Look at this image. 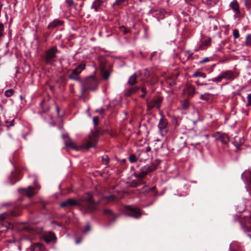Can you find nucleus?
<instances>
[{
    "label": "nucleus",
    "instance_id": "f257e3e1",
    "mask_svg": "<svg viewBox=\"0 0 251 251\" xmlns=\"http://www.w3.org/2000/svg\"><path fill=\"white\" fill-rule=\"evenodd\" d=\"M125 196L124 191L118 193L117 195H111L103 197L100 201L95 202L92 199L91 195L87 194L84 197V200L88 203L80 205L79 208L83 214H90L97 210V207L100 203L107 204L110 202H117L119 200Z\"/></svg>",
    "mask_w": 251,
    "mask_h": 251
},
{
    "label": "nucleus",
    "instance_id": "f03ea898",
    "mask_svg": "<svg viewBox=\"0 0 251 251\" xmlns=\"http://www.w3.org/2000/svg\"><path fill=\"white\" fill-rule=\"evenodd\" d=\"M21 210L18 207H16L11 211L10 215L7 213H3L0 215V232H5L10 226V223L5 221L4 219L8 218L9 216L14 217L20 215Z\"/></svg>",
    "mask_w": 251,
    "mask_h": 251
},
{
    "label": "nucleus",
    "instance_id": "7ed1b4c3",
    "mask_svg": "<svg viewBox=\"0 0 251 251\" xmlns=\"http://www.w3.org/2000/svg\"><path fill=\"white\" fill-rule=\"evenodd\" d=\"M159 164V163L158 164H154L152 163L150 165H145L141 168V172L139 174H137L135 172H134L131 174V175H133L135 178H138L139 180L142 179L149 173L153 172L156 170Z\"/></svg>",
    "mask_w": 251,
    "mask_h": 251
},
{
    "label": "nucleus",
    "instance_id": "20e7f679",
    "mask_svg": "<svg viewBox=\"0 0 251 251\" xmlns=\"http://www.w3.org/2000/svg\"><path fill=\"white\" fill-rule=\"evenodd\" d=\"M58 50L54 46L47 50L44 57L45 63L49 65L53 64V62L55 61L56 54Z\"/></svg>",
    "mask_w": 251,
    "mask_h": 251
},
{
    "label": "nucleus",
    "instance_id": "39448f33",
    "mask_svg": "<svg viewBox=\"0 0 251 251\" xmlns=\"http://www.w3.org/2000/svg\"><path fill=\"white\" fill-rule=\"evenodd\" d=\"M98 136L96 133L92 132L88 137L85 140L82 145V148L88 149L94 147L97 143Z\"/></svg>",
    "mask_w": 251,
    "mask_h": 251
},
{
    "label": "nucleus",
    "instance_id": "423d86ee",
    "mask_svg": "<svg viewBox=\"0 0 251 251\" xmlns=\"http://www.w3.org/2000/svg\"><path fill=\"white\" fill-rule=\"evenodd\" d=\"M97 81L94 77L87 78L83 84L82 92L84 93L88 90H95L97 88Z\"/></svg>",
    "mask_w": 251,
    "mask_h": 251
},
{
    "label": "nucleus",
    "instance_id": "0eeeda50",
    "mask_svg": "<svg viewBox=\"0 0 251 251\" xmlns=\"http://www.w3.org/2000/svg\"><path fill=\"white\" fill-rule=\"evenodd\" d=\"M40 189V187L38 184H35L34 186H29L27 188L19 189V191L22 195L30 198L35 195Z\"/></svg>",
    "mask_w": 251,
    "mask_h": 251
},
{
    "label": "nucleus",
    "instance_id": "6e6552de",
    "mask_svg": "<svg viewBox=\"0 0 251 251\" xmlns=\"http://www.w3.org/2000/svg\"><path fill=\"white\" fill-rule=\"evenodd\" d=\"M85 68V64L81 63L78 65L75 69L72 71V74L69 75V78L77 81H80V78L79 75Z\"/></svg>",
    "mask_w": 251,
    "mask_h": 251
},
{
    "label": "nucleus",
    "instance_id": "1a4fd4ad",
    "mask_svg": "<svg viewBox=\"0 0 251 251\" xmlns=\"http://www.w3.org/2000/svg\"><path fill=\"white\" fill-rule=\"evenodd\" d=\"M162 100L163 98L161 96H157L154 97L147 102L148 109L150 110L153 108L159 109L162 102Z\"/></svg>",
    "mask_w": 251,
    "mask_h": 251
},
{
    "label": "nucleus",
    "instance_id": "9d476101",
    "mask_svg": "<svg viewBox=\"0 0 251 251\" xmlns=\"http://www.w3.org/2000/svg\"><path fill=\"white\" fill-rule=\"evenodd\" d=\"M126 216L135 218L139 219L141 217L142 213L140 210L131 205H126Z\"/></svg>",
    "mask_w": 251,
    "mask_h": 251
},
{
    "label": "nucleus",
    "instance_id": "9b49d317",
    "mask_svg": "<svg viewBox=\"0 0 251 251\" xmlns=\"http://www.w3.org/2000/svg\"><path fill=\"white\" fill-rule=\"evenodd\" d=\"M239 222L244 232H248L251 231V223L248 218H240L239 219Z\"/></svg>",
    "mask_w": 251,
    "mask_h": 251
},
{
    "label": "nucleus",
    "instance_id": "f8f14e48",
    "mask_svg": "<svg viewBox=\"0 0 251 251\" xmlns=\"http://www.w3.org/2000/svg\"><path fill=\"white\" fill-rule=\"evenodd\" d=\"M221 74L223 79L229 81H233L237 76L235 74L230 70H226L222 72Z\"/></svg>",
    "mask_w": 251,
    "mask_h": 251
},
{
    "label": "nucleus",
    "instance_id": "ddd939ff",
    "mask_svg": "<svg viewBox=\"0 0 251 251\" xmlns=\"http://www.w3.org/2000/svg\"><path fill=\"white\" fill-rule=\"evenodd\" d=\"M43 238L47 243H55L57 239L55 234L50 231L46 232L44 235Z\"/></svg>",
    "mask_w": 251,
    "mask_h": 251
},
{
    "label": "nucleus",
    "instance_id": "4468645a",
    "mask_svg": "<svg viewBox=\"0 0 251 251\" xmlns=\"http://www.w3.org/2000/svg\"><path fill=\"white\" fill-rule=\"evenodd\" d=\"M78 204L77 201L72 199H69L62 202L60 204V206L62 208L70 207L77 205Z\"/></svg>",
    "mask_w": 251,
    "mask_h": 251
},
{
    "label": "nucleus",
    "instance_id": "2eb2a0df",
    "mask_svg": "<svg viewBox=\"0 0 251 251\" xmlns=\"http://www.w3.org/2000/svg\"><path fill=\"white\" fill-rule=\"evenodd\" d=\"M63 24L64 21L63 20L58 19H55L49 24L48 28L49 29H52L60 26Z\"/></svg>",
    "mask_w": 251,
    "mask_h": 251
},
{
    "label": "nucleus",
    "instance_id": "dca6fc26",
    "mask_svg": "<svg viewBox=\"0 0 251 251\" xmlns=\"http://www.w3.org/2000/svg\"><path fill=\"white\" fill-rule=\"evenodd\" d=\"M64 143L66 147L71 148L73 150L78 151L80 149V147L75 145L69 137H67V138L65 140Z\"/></svg>",
    "mask_w": 251,
    "mask_h": 251
},
{
    "label": "nucleus",
    "instance_id": "f3484780",
    "mask_svg": "<svg viewBox=\"0 0 251 251\" xmlns=\"http://www.w3.org/2000/svg\"><path fill=\"white\" fill-rule=\"evenodd\" d=\"M103 213L108 216V220L112 223L116 220L117 216L115 215L112 211L109 209H104Z\"/></svg>",
    "mask_w": 251,
    "mask_h": 251
},
{
    "label": "nucleus",
    "instance_id": "a211bd4d",
    "mask_svg": "<svg viewBox=\"0 0 251 251\" xmlns=\"http://www.w3.org/2000/svg\"><path fill=\"white\" fill-rule=\"evenodd\" d=\"M28 251H45L44 246L39 243L32 245L29 249Z\"/></svg>",
    "mask_w": 251,
    "mask_h": 251
},
{
    "label": "nucleus",
    "instance_id": "6ab92c4d",
    "mask_svg": "<svg viewBox=\"0 0 251 251\" xmlns=\"http://www.w3.org/2000/svg\"><path fill=\"white\" fill-rule=\"evenodd\" d=\"M230 251H242V247L241 244L237 242H233L230 245Z\"/></svg>",
    "mask_w": 251,
    "mask_h": 251
},
{
    "label": "nucleus",
    "instance_id": "aec40b11",
    "mask_svg": "<svg viewBox=\"0 0 251 251\" xmlns=\"http://www.w3.org/2000/svg\"><path fill=\"white\" fill-rule=\"evenodd\" d=\"M168 121L166 119L161 117L159 120L158 127L160 131L165 129L168 125Z\"/></svg>",
    "mask_w": 251,
    "mask_h": 251
},
{
    "label": "nucleus",
    "instance_id": "412c9836",
    "mask_svg": "<svg viewBox=\"0 0 251 251\" xmlns=\"http://www.w3.org/2000/svg\"><path fill=\"white\" fill-rule=\"evenodd\" d=\"M185 91L189 97H193L195 93V88L192 85L188 84L186 86Z\"/></svg>",
    "mask_w": 251,
    "mask_h": 251
},
{
    "label": "nucleus",
    "instance_id": "4be33fe9",
    "mask_svg": "<svg viewBox=\"0 0 251 251\" xmlns=\"http://www.w3.org/2000/svg\"><path fill=\"white\" fill-rule=\"evenodd\" d=\"M18 230L21 231H30L32 227L27 224L22 223L18 226Z\"/></svg>",
    "mask_w": 251,
    "mask_h": 251
},
{
    "label": "nucleus",
    "instance_id": "5701e85b",
    "mask_svg": "<svg viewBox=\"0 0 251 251\" xmlns=\"http://www.w3.org/2000/svg\"><path fill=\"white\" fill-rule=\"evenodd\" d=\"M224 144H227L229 141V136L226 133H221L218 139Z\"/></svg>",
    "mask_w": 251,
    "mask_h": 251
},
{
    "label": "nucleus",
    "instance_id": "b1692460",
    "mask_svg": "<svg viewBox=\"0 0 251 251\" xmlns=\"http://www.w3.org/2000/svg\"><path fill=\"white\" fill-rule=\"evenodd\" d=\"M102 2V0H95L91 5V8L94 9L96 12L98 11V8L100 7Z\"/></svg>",
    "mask_w": 251,
    "mask_h": 251
},
{
    "label": "nucleus",
    "instance_id": "393cba45",
    "mask_svg": "<svg viewBox=\"0 0 251 251\" xmlns=\"http://www.w3.org/2000/svg\"><path fill=\"white\" fill-rule=\"evenodd\" d=\"M244 143L243 139L238 138L237 137L234 138V144L237 148H239L240 146Z\"/></svg>",
    "mask_w": 251,
    "mask_h": 251
},
{
    "label": "nucleus",
    "instance_id": "a878e982",
    "mask_svg": "<svg viewBox=\"0 0 251 251\" xmlns=\"http://www.w3.org/2000/svg\"><path fill=\"white\" fill-rule=\"evenodd\" d=\"M137 76L135 74L132 75L128 79V83L131 85H133L136 83Z\"/></svg>",
    "mask_w": 251,
    "mask_h": 251
},
{
    "label": "nucleus",
    "instance_id": "bb28decb",
    "mask_svg": "<svg viewBox=\"0 0 251 251\" xmlns=\"http://www.w3.org/2000/svg\"><path fill=\"white\" fill-rule=\"evenodd\" d=\"M139 89L138 87H133L126 89V96H129L134 93H135Z\"/></svg>",
    "mask_w": 251,
    "mask_h": 251
},
{
    "label": "nucleus",
    "instance_id": "cd10ccee",
    "mask_svg": "<svg viewBox=\"0 0 251 251\" xmlns=\"http://www.w3.org/2000/svg\"><path fill=\"white\" fill-rule=\"evenodd\" d=\"M139 182L134 179L130 181L129 178H128V181H126V187L129 186L131 187H136L139 185Z\"/></svg>",
    "mask_w": 251,
    "mask_h": 251
},
{
    "label": "nucleus",
    "instance_id": "c85d7f7f",
    "mask_svg": "<svg viewBox=\"0 0 251 251\" xmlns=\"http://www.w3.org/2000/svg\"><path fill=\"white\" fill-rule=\"evenodd\" d=\"M138 159V156L135 154H130L128 157V160L131 163H135Z\"/></svg>",
    "mask_w": 251,
    "mask_h": 251
},
{
    "label": "nucleus",
    "instance_id": "c756f323",
    "mask_svg": "<svg viewBox=\"0 0 251 251\" xmlns=\"http://www.w3.org/2000/svg\"><path fill=\"white\" fill-rule=\"evenodd\" d=\"M222 79H223V76L221 74L218 76L212 78V79H208V81H212L216 83H220L222 81Z\"/></svg>",
    "mask_w": 251,
    "mask_h": 251
},
{
    "label": "nucleus",
    "instance_id": "7c9ffc66",
    "mask_svg": "<svg viewBox=\"0 0 251 251\" xmlns=\"http://www.w3.org/2000/svg\"><path fill=\"white\" fill-rule=\"evenodd\" d=\"M109 72L108 70L102 69L101 70V75L104 79H107L109 77Z\"/></svg>",
    "mask_w": 251,
    "mask_h": 251
},
{
    "label": "nucleus",
    "instance_id": "2f4dec72",
    "mask_svg": "<svg viewBox=\"0 0 251 251\" xmlns=\"http://www.w3.org/2000/svg\"><path fill=\"white\" fill-rule=\"evenodd\" d=\"M202 1L208 6H213L217 3V0H202Z\"/></svg>",
    "mask_w": 251,
    "mask_h": 251
},
{
    "label": "nucleus",
    "instance_id": "473e14b6",
    "mask_svg": "<svg viewBox=\"0 0 251 251\" xmlns=\"http://www.w3.org/2000/svg\"><path fill=\"white\" fill-rule=\"evenodd\" d=\"M231 8L234 10L236 12H239V6L238 3L236 1H232L230 3V4Z\"/></svg>",
    "mask_w": 251,
    "mask_h": 251
},
{
    "label": "nucleus",
    "instance_id": "72a5a7b5",
    "mask_svg": "<svg viewBox=\"0 0 251 251\" xmlns=\"http://www.w3.org/2000/svg\"><path fill=\"white\" fill-rule=\"evenodd\" d=\"M193 76L195 77H202L205 78L206 77V74L199 71H197L194 73Z\"/></svg>",
    "mask_w": 251,
    "mask_h": 251
},
{
    "label": "nucleus",
    "instance_id": "f704fd0d",
    "mask_svg": "<svg viewBox=\"0 0 251 251\" xmlns=\"http://www.w3.org/2000/svg\"><path fill=\"white\" fill-rule=\"evenodd\" d=\"M244 175H246V176L247 178L248 181H249V184H250V186H251V172H247L246 173L245 172H244L242 174L241 176L243 177Z\"/></svg>",
    "mask_w": 251,
    "mask_h": 251
},
{
    "label": "nucleus",
    "instance_id": "c9c22d12",
    "mask_svg": "<svg viewBox=\"0 0 251 251\" xmlns=\"http://www.w3.org/2000/svg\"><path fill=\"white\" fill-rule=\"evenodd\" d=\"M14 91L12 89L6 90L4 92V95L7 97H10L14 94Z\"/></svg>",
    "mask_w": 251,
    "mask_h": 251
},
{
    "label": "nucleus",
    "instance_id": "e433bc0d",
    "mask_svg": "<svg viewBox=\"0 0 251 251\" xmlns=\"http://www.w3.org/2000/svg\"><path fill=\"white\" fill-rule=\"evenodd\" d=\"M200 98H201V99L202 100H204L205 101H208L209 100V99H210L209 94H207V93H205L204 94H201V95Z\"/></svg>",
    "mask_w": 251,
    "mask_h": 251
},
{
    "label": "nucleus",
    "instance_id": "4c0bfd02",
    "mask_svg": "<svg viewBox=\"0 0 251 251\" xmlns=\"http://www.w3.org/2000/svg\"><path fill=\"white\" fill-rule=\"evenodd\" d=\"M246 45L247 46H251V34L248 35L246 37Z\"/></svg>",
    "mask_w": 251,
    "mask_h": 251
},
{
    "label": "nucleus",
    "instance_id": "58836bf2",
    "mask_svg": "<svg viewBox=\"0 0 251 251\" xmlns=\"http://www.w3.org/2000/svg\"><path fill=\"white\" fill-rule=\"evenodd\" d=\"M91 230V226L89 223H87L86 225L85 226L84 229L83 230V233L84 234L87 233L88 231H89Z\"/></svg>",
    "mask_w": 251,
    "mask_h": 251
},
{
    "label": "nucleus",
    "instance_id": "ea45409f",
    "mask_svg": "<svg viewBox=\"0 0 251 251\" xmlns=\"http://www.w3.org/2000/svg\"><path fill=\"white\" fill-rule=\"evenodd\" d=\"M233 36L234 38L237 39L239 37L240 34L238 29H234L233 31Z\"/></svg>",
    "mask_w": 251,
    "mask_h": 251
},
{
    "label": "nucleus",
    "instance_id": "a19ab883",
    "mask_svg": "<svg viewBox=\"0 0 251 251\" xmlns=\"http://www.w3.org/2000/svg\"><path fill=\"white\" fill-rule=\"evenodd\" d=\"M116 102L114 103V105L120 104L122 101V98L120 96H117L115 99Z\"/></svg>",
    "mask_w": 251,
    "mask_h": 251
},
{
    "label": "nucleus",
    "instance_id": "79ce46f5",
    "mask_svg": "<svg viewBox=\"0 0 251 251\" xmlns=\"http://www.w3.org/2000/svg\"><path fill=\"white\" fill-rule=\"evenodd\" d=\"M4 29V27L3 24L0 23V38L3 35Z\"/></svg>",
    "mask_w": 251,
    "mask_h": 251
},
{
    "label": "nucleus",
    "instance_id": "37998d69",
    "mask_svg": "<svg viewBox=\"0 0 251 251\" xmlns=\"http://www.w3.org/2000/svg\"><path fill=\"white\" fill-rule=\"evenodd\" d=\"M248 102L246 104L247 106H251V94H249L247 96Z\"/></svg>",
    "mask_w": 251,
    "mask_h": 251
},
{
    "label": "nucleus",
    "instance_id": "c03bdc74",
    "mask_svg": "<svg viewBox=\"0 0 251 251\" xmlns=\"http://www.w3.org/2000/svg\"><path fill=\"white\" fill-rule=\"evenodd\" d=\"M189 106V102L187 100H185L182 104V107L184 109H187Z\"/></svg>",
    "mask_w": 251,
    "mask_h": 251
},
{
    "label": "nucleus",
    "instance_id": "a18cd8bd",
    "mask_svg": "<svg viewBox=\"0 0 251 251\" xmlns=\"http://www.w3.org/2000/svg\"><path fill=\"white\" fill-rule=\"evenodd\" d=\"M101 158H102V161L104 162V161H105V162H104V164L105 165H107L108 163V157L107 155H104L103 156H102L101 157Z\"/></svg>",
    "mask_w": 251,
    "mask_h": 251
},
{
    "label": "nucleus",
    "instance_id": "49530a36",
    "mask_svg": "<svg viewBox=\"0 0 251 251\" xmlns=\"http://www.w3.org/2000/svg\"><path fill=\"white\" fill-rule=\"evenodd\" d=\"M222 133H220L219 132H216L214 133H213L212 135V136L213 137H215L216 138V139L217 140H218L219 138V136Z\"/></svg>",
    "mask_w": 251,
    "mask_h": 251
},
{
    "label": "nucleus",
    "instance_id": "de8ad7c7",
    "mask_svg": "<svg viewBox=\"0 0 251 251\" xmlns=\"http://www.w3.org/2000/svg\"><path fill=\"white\" fill-rule=\"evenodd\" d=\"M65 1L69 6H72L75 4L73 0H65Z\"/></svg>",
    "mask_w": 251,
    "mask_h": 251
},
{
    "label": "nucleus",
    "instance_id": "09e8293b",
    "mask_svg": "<svg viewBox=\"0 0 251 251\" xmlns=\"http://www.w3.org/2000/svg\"><path fill=\"white\" fill-rule=\"evenodd\" d=\"M93 122L95 126H97L98 125L99 118L98 117H93Z\"/></svg>",
    "mask_w": 251,
    "mask_h": 251
},
{
    "label": "nucleus",
    "instance_id": "8fccbe9b",
    "mask_svg": "<svg viewBox=\"0 0 251 251\" xmlns=\"http://www.w3.org/2000/svg\"><path fill=\"white\" fill-rule=\"evenodd\" d=\"M141 90L142 92V94L141 95V97L144 98L145 97V95L147 93V91L144 87H142L141 88Z\"/></svg>",
    "mask_w": 251,
    "mask_h": 251
},
{
    "label": "nucleus",
    "instance_id": "3c124183",
    "mask_svg": "<svg viewBox=\"0 0 251 251\" xmlns=\"http://www.w3.org/2000/svg\"><path fill=\"white\" fill-rule=\"evenodd\" d=\"M209 60H210V59L208 57H205L203 59L200 61L199 63L200 64H203V63H205L206 62L209 61Z\"/></svg>",
    "mask_w": 251,
    "mask_h": 251
},
{
    "label": "nucleus",
    "instance_id": "603ef678",
    "mask_svg": "<svg viewBox=\"0 0 251 251\" xmlns=\"http://www.w3.org/2000/svg\"><path fill=\"white\" fill-rule=\"evenodd\" d=\"M210 43H211V39H208L205 40H204V41L203 42L204 45H205L206 46H209L210 44Z\"/></svg>",
    "mask_w": 251,
    "mask_h": 251
},
{
    "label": "nucleus",
    "instance_id": "864d4df0",
    "mask_svg": "<svg viewBox=\"0 0 251 251\" xmlns=\"http://www.w3.org/2000/svg\"><path fill=\"white\" fill-rule=\"evenodd\" d=\"M124 1V0H117L113 3V5H120Z\"/></svg>",
    "mask_w": 251,
    "mask_h": 251
},
{
    "label": "nucleus",
    "instance_id": "5fc2aeb1",
    "mask_svg": "<svg viewBox=\"0 0 251 251\" xmlns=\"http://www.w3.org/2000/svg\"><path fill=\"white\" fill-rule=\"evenodd\" d=\"M251 1L248 0H246L245 1V5L247 8H249L251 4Z\"/></svg>",
    "mask_w": 251,
    "mask_h": 251
},
{
    "label": "nucleus",
    "instance_id": "6e6d98bb",
    "mask_svg": "<svg viewBox=\"0 0 251 251\" xmlns=\"http://www.w3.org/2000/svg\"><path fill=\"white\" fill-rule=\"evenodd\" d=\"M193 53H190L189 54V55L188 56L187 59V60H192V59H193L194 58L193 57Z\"/></svg>",
    "mask_w": 251,
    "mask_h": 251
},
{
    "label": "nucleus",
    "instance_id": "4d7b16f0",
    "mask_svg": "<svg viewBox=\"0 0 251 251\" xmlns=\"http://www.w3.org/2000/svg\"><path fill=\"white\" fill-rule=\"evenodd\" d=\"M48 109H44L43 107L42 108V110L41 111H39V113L40 114V115H42V113H45L47 111H48Z\"/></svg>",
    "mask_w": 251,
    "mask_h": 251
},
{
    "label": "nucleus",
    "instance_id": "13d9d810",
    "mask_svg": "<svg viewBox=\"0 0 251 251\" xmlns=\"http://www.w3.org/2000/svg\"><path fill=\"white\" fill-rule=\"evenodd\" d=\"M81 241H82V238H79L75 240V243L76 244H78L80 243L81 242Z\"/></svg>",
    "mask_w": 251,
    "mask_h": 251
},
{
    "label": "nucleus",
    "instance_id": "bf43d9fd",
    "mask_svg": "<svg viewBox=\"0 0 251 251\" xmlns=\"http://www.w3.org/2000/svg\"><path fill=\"white\" fill-rule=\"evenodd\" d=\"M54 224H56L59 226H60V227L63 226V225L62 223H61L54 222Z\"/></svg>",
    "mask_w": 251,
    "mask_h": 251
},
{
    "label": "nucleus",
    "instance_id": "052dcab7",
    "mask_svg": "<svg viewBox=\"0 0 251 251\" xmlns=\"http://www.w3.org/2000/svg\"><path fill=\"white\" fill-rule=\"evenodd\" d=\"M151 150V148L150 146H148L146 148V152L150 151Z\"/></svg>",
    "mask_w": 251,
    "mask_h": 251
},
{
    "label": "nucleus",
    "instance_id": "680f3d73",
    "mask_svg": "<svg viewBox=\"0 0 251 251\" xmlns=\"http://www.w3.org/2000/svg\"><path fill=\"white\" fill-rule=\"evenodd\" d=\"M184 53L185 55L187 54H190V53H191V51L190 50H185L184 51Z\"/></svg>",
    "mask_w": 251,
    "mask_h": 251
},
{
    "label": "nucleus",
    "instance_id": "e2e57ef3",
    "mask_svg": "<svg viewBox=\"0 0 251 251\" xmlns=\"http://www.w3.org/2000/svg\"><path fill=\"white\" fill-rule=\"evenodd\" d=\"M20 179V177H19L18 178H17L15 181H13V180H11L12 181V182H11L12 184H14L16 182L19 181Z\"/></svg>",
    "mask_w": 251,
    "mask_h": 251
},
{
    "label": "nucleus",
    "instance_id": "0e129e2a",
    "mask_svg": "<svg viewBox=\"0 0 251 251\" xmlns=\"http://www.w3.org/2000/svg\"><path fill=\"white\" fill-rule=\"evenodd\" d=\"M196 83L198 85H203V83H200L199 81H197L196 82Z\"/></svg>",
    "mask_w": 251,
    "mask_h": 251
},
{
    "label": "nucleus",
    "instance_id": "69168bd1",
    "mask_svg": "<svg viewBox=\"0 0 251 251\" xmlns=\"http://www.w3.org/2000/svg\"><path fill=\"white\" fill-rule=\"evenodd\" d=\"M56 112L57 113V114L58 115L59 114V108L58 106H56Z\"/></svg>",
    "mask_w": 251,
    "mask_h": 251
},
{
    "label": "nucleus",
    "instance_id": "338daca9",
    "mask_svg": "<svg viewBox=\"0 0 251 251\" xmlns=\"http://www.w3.org/2000/svg\"><path fill=\"white\" fill-rule=\"evenodd\" d=\"M104 111V110L102 108L100 109L99 111V112L100 113V114H102V113H103Z\"/></svg>",
    "mask_w": 251,
    "mask_h": 251
},
{
    "label": "nucleus",
    "instance_id": "774afa93",
    "mask_svg": "<svg viewBox=\"0 0 251 251\" xmlns=\"http://www.w3.org/2000/svg\"><path fill=\"white\" fill-rule=\"evenodd\" d=\"M122 28L124 34H126V28L124 26H123Z\"/></svg>",
    "mask_w": 251,
    "mask_h": 251
}]
</instances>
